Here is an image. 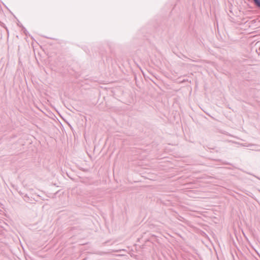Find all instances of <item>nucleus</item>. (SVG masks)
Listing matches in <instances>:
<instances>
[{
	"label": "nucleus",
	"instance_id": "obj_3",
	"mask_svg": "<svg viewBox=\"0 0 260 260\" xmlns=\"http://www.w3.org/2000/svg\"><path fill=\"white\" fill-rule=\"evenodd\" d=\"M180 221H183L184 219L183 217L180 216V215H178V217H176Z\"/></svg>",
	"mask_w": 260,
	"mask_h": 260
},
{
	"label": "nucleus",
	"instance_id": "obj_6",
	"mask_svg": "<svg viewBox=\"0 0 260 260\" xmlns=\"http://www.w3.org/2000/svg\"><path fill=\"white\" fill-rule=\"evenodd\" d=\"M259 191H260V190H259Z\"/></svg>",
	"mask_w": 260,
	"mask_h": 260
},
{
	"label": "nucleus",
	"instance_id": "obj_2",
	"mask_svg": "<svg viewBox=\"0 0 260 260\" xmlns=\"http://www.w3.org/2000/svg\"><path fill=\"white\" fill-rule=\"evenodd\" d=\"M254 4L258 8H260V0H253Z\"/></svg>",
	"mask_w": 260,
	"mask_h": 260
},
{
	"label": "nucleus",
	"instance_id": "obj_1",
	"mask_svg": "<svg viewBox=\"0 0 260 260\" xmlns=\"http://www.w3.org/2000/svg\"><path fill=\"white\" fill-rule=\"evenodd\" d=\"M23 198L24 201H26V202H30V201H31V200L30 199L29 197L27 196V194H25L23 196Z\"/></svg>",
	"mask_w": 260,
	"mask_h": 260
},
{
	"label": "nucleus",
	"instance_id": "obj_4",
	"mask_svg": "<svg viewBox=\"0 0 260 260\" xmlns=\"http://www.w3.org/2000/svg\"><path fill=\"white\" fill-rule=\"evenodd\" d=\"M22 29L23 30V32L25 34V35H27V30L23 26H22Z\"/></svg>",
	"mask_w": 260,
	"mask_h": 260
},
{
	"label": "nucleus",
	"instance_id": "obj_5",
	"mask_svg": "<svg viewBox=\"0 0 260 260\" xmlns=\"http://www.w3.org/2000/svg\"><path fill=\"white\" fill-rule=\"evenodd\" d=\"M253 176H254L255 177H256V178H257L258 179L260 180V178L257 177V176H256L255 175H253Z\"/></svg>",
	"mask_w": 260,
	"mask_h": 260
}]
</instances>
